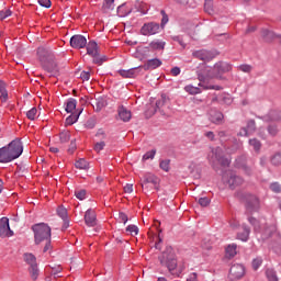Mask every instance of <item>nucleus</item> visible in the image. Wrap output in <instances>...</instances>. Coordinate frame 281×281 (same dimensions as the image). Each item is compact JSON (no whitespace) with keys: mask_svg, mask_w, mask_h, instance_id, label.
I'll return each instance as SVG.
<instances>
[{"mask_svg":"<svg viewBox=\"0 0 281 281\" xmlns=\"http://www.w3.org/2000/svg\"><path fill=\"white\" fill-rule=\"evenodd\" d=\"M249 234H250L249 227L245 226L244 232L237 234V238L239 240H243V243H247L249 240Z\"/></svg>","mask_w":281,"mask_h":281,"instance_id":"nucleus-31","label":"nucleus"},{"mask_svg":"<svg viewBox=\"0 0 281 281\" xmlns=\"http://www.w3.org/2000/svg\"><path fill=\"white\" fill-rule=\"evenodd\" d=\"M159 30V24L150 22L142 26L140 34H143V36H153L154 34H158Z\"/></svg>","mask_w":281,"mask_h":281,"instance_id":"nucleus-8","label":"nucleus"},{"mask_svg":"<svg viewBox=\"0 0 281 281\" xmlns=\"http://www.w3.org/2000/svg\"><path fill=\"white\" fill-rule=\"evenodd\" d=\"M104 146H106V144L103 140L102 142H98L94 145L95 153H100L101 150H104Z\"/></svg>","mask_w":281,"mask_h":281,"instance_id":"nucleus-54","label":"nucleus"},{"mask_svg":"<svg viewBox=\"0 0 281 281\" xmlns=\"http://www.w3.org/2000/svg\"><path fill=\"white\" fill-rule=\"evenodd\" d=\"M126 232L131 235V236H137V234H139V228L135 225H128L126 227Z\"/></svg>","mask_w":281,"mask_h":281,"instance_id":"nucleus-44","label":"nucleus"},{"mask_svg":"<svg viewBox=\"0 0 281 281\" xmlns=\"http://www.w3.org/2000/svg\"><path fill=\"white\" fill-rule=\"evenodd\" d=\"M268 133L270 134V135H277L278 134V127H276L274 125H270L269 127H268Z\"/></svg>","mask_w":281,"mask_h":281,"instance_id":"nucleus-61","label":"nucleus"},{"mask_svg":"<svg viewBox=\"0 0 281 281\" xmlns=\"http://www.w3.org/2000/svg\"><path fill=\"white\" fill-rule=\"evenodd\" d=\"M119 74L122 78H137L138 76L137 67L127 70H119Z\"/></svg>","mask_w":281,"mask_h":281,"instance_id":"nucleus-23","label":"nucleus"},{"mask_svg":"<svg viewBox=\"0 0 281 281\" xmlns=\"http://www.w3.org/2000/svg\"><path fill=\"white\" fill-rule=\"evenodd\" d=\"M119 221H121V223H124V225H126V223H128V215L122 212L119 213Z\"/></svg>","mask_w":281,"mask_h":281,"instance_id":"nucleus-57","label":"nucleus"},{"mask_svg":"<svg viewBox=\"0 0 281 281\" xmlns=\"http://www.w3.org/2000/svg\"><path fill=\"white\" fill-rule=\"evenodd\" d=\"M8 16H12V11H10V9H4L0 11V21L8 19Z\"/></svg>","mask_w":281,"mask_h":281,"instance_id":"nucleus-46","label":"nucleus"},{"mask_svg":"<svg viewBox=\"0 0 281 281\" xmlns=\"http://www.w3.org/2000/svg\"><path fill=\"white\" fill-rule=\"evenodd\" d=\"M192 56L194 58H199V60H204L206 63H210V60L214 58V53L205 49H200V50L193 52Z\"/></svg>","mask_w":281,"mask_h":281,"instance_id":"nucleus-12","label":"nucleus"},{"mask_svg":"<svg viewBox=\"0 0 281 281\" xmlns=\"http://www.w3.org/2000/svg\"><path fill=\"white\" fill-rule=\"evenodd\" d=\"M224 183H227L232 190L237 188V186H243V178L236 176L234 172L228 171L223 176Z\"/></svg>","mask_w":281,"mask_h":281,"instance_id":"nucleus-5","label":"nucleus"},{"mask_svg":"<svg viewBox=\"0 0 281 281\" xmlns=\"http://www.w3.org/2000/svg\"><path fill=\"white\" fill-rule=\"evenodd\" d=\"M78 117H80V112L79 113H72L66 119V126H71L78 122Z\"/></svg>","mask_w":281,"mask_h":281,"instance_id":"nucleus-35","label":"nucleus"},{"mask_svg":"<svg viewBox=\"0 0 281 281\" xmlns=\"http://www.w3.org/2000/svg\"><path fill=\"white\" fill-rule=\"evenodd\" d=\"M119 117H120V120H122V122H131V117H133V115L131 114L130 110H127L124 106H120L119 108Z\"/></svg>","mask_w":281,"mask_h":281,"instance_id":"nucleus-21","label":"nucleus"},{"mask_svg":"<svg viewBox=\"0 0 281 281\" xmlns=\"http://www.w3.org/2000/svg\"><path fill=\"white\" fill-rule=\"evenodd\" d=\"M24 262H26V265L30 267L38 265L36 263V256H34L32 252L24 254Z\"/></svg>","mask_w":281,"mask_h":281,"instance_id":"nucleus-27","label":"nucleus"},{"mask_svg":"<svg viewBox=\"0 0 281 281\" xmlns=\"http://www.w3.org/2000/svg\"><path fill=\"white\" fill-rule=\"evenodd\" d=\"M207 159L212 166H216V164H221V166H229V164H232L231 159L223 158V149L221 147L212 149Z\"/></svg>","mask_w":281,"mask_h":281,"instance_id":"nucleus-4","label":"nucleus"},{"mask_svg":"<svg viewBox=\"0 0 281 281\" xmlns=\"http://www.w3.org/2000/svg\"><path fill=\"white\" fill-rule=\"evenodd\" d=\"M76 99H68L65 108L66 113H74V111H76Z\"/></svg>","mask_w":281,"mask_h":281,"instance_id":"nucleus-29","label":"nucleus"},{"mask_svg":"<svg viewBox=\"0 0 281 281\" xmlns=\"http://www.w3.org/2000/svg\"><path fill=\"white\" fill-rule=\"evenodd\" d=\"M80 78H81V80H83V82L85 81H89L90 78H91V72H89V71H81Z\"/></svg>","mask_w":281,"mask_h":281,"instance_id":"nucleus-56","label":"nucleus"},{"mask_svg":"<svg viewBox=\"0 0 281 281\" xmlns=\"http://www.w3.org/2000/svg\"><path fill=\"white\" fill-rule=\"evenodd\" d=\"M159 167L165 172H170V159L160 160Z\"/></svg>","mask_w":281,"mask_h":281,"instance_id":"nucleus-39","label":"nucleus"},{"mask_svg":"<svg viewBox=\"0 0 281 281\" xmlns=\"http://www.w3.org/2000/svg\"><path fill=\"white\" fill-rule=\"evenodd\" d=\"M131 12H135V9L133 8V3L131 2H125L117 8V14L121 18L128 16Z\"/></svg>","mask_w":281,"mask_h":281,"instance_id":"nucleus-15","label":"nucleus"},{"mask_svg":"<svg viewBox=\"0 0 281 281\" xmlns=\"http://www.w3.org/2000/svg\"><path fill=\"white\" fill-rule=\"evenodd\" d=\"M70 47L74 49H85L87 47V37L85 35H74L70 38Z\"/></svg>","mask_w":281,"mask_h":281,"instance_id":"nucleus-9","label":"nucleus"},{"mask_svg":"<svg viewBox=\"0 0 281 281\" xmlns=\"http://www.w3.org/2000/svg\"><path fill=\"white\" fill-rule=\"evenodd\" d=\"M237 246L236 244H231L226 247V258H234L236 256L237 251Z\"/></svg>","mask_w":281,"mask_h":281,"instance_id":"nucleus-32","label":"nucleus"},{"mask_svg":"<svg viewBox=\"0 0 281 281\" xmlns=\"http://www.w3.org/2000/svg\"><path fill=\"white\" fill-rule=\"evenodd\" d=\"M250 225H254L255 229H258V220L254 218V217H249L248 218Z\"/></svg>","mask_w":281,"mask_h":281,"instance_id":"nucleus-62","label":"nucleus"},{"mask_svg":"<svg viewBox=\"0 0 281 281\" xmlns=\"http://www.w3.org/2000/svg\"><path fill=\"white\" fill-rule=\"evenodd\" d=\"M148 183H150L156 190H159V178H157V176H147L144 180L143 188H148Z\"/></svg>","mask_w":281,"mask_h":281,"instance_id":"nucleus-19","label":"nucleus"},{"mask_svg":"<svg viewBox=\"0 0 281 281\" xmlns=\"http://www.w3.org/2000/svg\"><path fill=\"white\" fill-rule=\"evenodd\" d=\"M270 190H272V192H280L281 188L280 184L278 182H274L270 186Z\"/></svg>","mask_w":281,"mask_h":281,"instance_id":"nucleus-60","label":"nucleus"},{"mask_svg":"<svg viewBox=\"0 0 281 281\" xmlns=\"http://www.w3.org/2000/svg\"><path fill=\"white\" fill-rule=\"evenodd\" d=\"M238 69H239V71H243L244 74H250L252 67H251V65L244 64V65L238 66Z\"/></svg>","mask_w":281,"mask_h":281,"instance_id":"nucleus-50","label":"nucleus"},{"mask_svg":"<svg viewBox=\"0 0 281 281\" xmlns=\"http://www.w3.org/2000/svg\"><path fill=\"white\" fill-rule=\"evenodd\" d=\"M34 232L35 244L45 243L44 254L52 249V227L45 223L35 224L32 227Z\"/></svg>","mask_w":281,"mask_h":281,"instance_id":"nucleus-2","label":"nucleus"},{"mask_svg":"<svg viewBox=\"0 0 281 281\" xmlns=\"http://www.w3.org/2000/svg\"><path fill=\"white\" fill-rule=\"evenodd\" d=\"M249 146H251L256 153H259L260 148H262V144L257 138L249 139Z\"/></svg>","mask_w":281,"mask_h":281,"instance_id":"nucleus-37","label":"nucleus"},{"mask_svg":"<svg viewBox=\"0 0 281 281\" xmlns=\"http://www.w3.org/2000/svg\"><path fill=\"white\" fill-rule=\"evenodd\" d=\"M57 214L60 216V218H63V221H65V218H67V209L59 206L57 209Z\"/></svg>","mask_w":281,"mask_h":281,"instance_id":"nucleus-49","label":"nucleus"},{"mask_svg":"<svg viewBox=\"0 0 281 281\" xmlns=\"http://www.w3.org/2000/svg\"><path fill=\"white\" fill-rule=\"evenodd\" d=\"M245 276V266L240 263H234L229 269L231 280H240Z\"/></svg>","mask_w":281,"mask_h":281,"instance_id":"nucleus-7","label":"nucleus"},{"mask_svg":"<svg viewBox=\"0 0 281 281\" xmlns=\"http://www.w3.org/2000/svg\"><path fill=\"white\" fill-rule=\"evenodd\" d=\"M262 36H263V38H266V41H271V38H273V32H271L269 30H263Z\"/></svg>","mask_w":281,"mask_h":281,"instance_id":"nucleus-53","label":"nucleus"},{"mask_svg":"<svg viewBox=\"0 0 281 281\" xmlns=\"http://www.w3.org/2000/svg\"><path fill=\"white\" fill-rule=\"evenodd\" d=\"M256 131V122L248 121L247 126L239 131L240 137H249Z\"/></svg>","mask_w":281,"mask_h":281,"instance_id":"nucleus-18","label":"nucleus"},{"mask_svg":"<svg viewBox=\"0 0 281 281\" xmlns=\"http://www.w3.org/2000/svg\"><path fill=\"white\" fill-rule=\"evenodd\" d=\"M260 207V201L256 195H248L246 199V210L247 212H256Z\"/></svg>","mask_w":281,"mask_h":281,"instance_id":"nucleus-13","label":"nucleus"},{"mask_svg":"<svg viewBox=\"0 0 281 281\" xmlns=\"http://www.w3.org/2000/svg\"><path fill=\"white\" fill-rule=\"evenodd\" d=\"M209 120L213 124H223L224 116L218 110L211 109L209 111Z\"/></svg>","mask_w":281,"mask_h":281,"instance_id":"nucleus-16","label":"nucleus"},{"mask_svg":"<svg viewBox=\"0 0 281 281\" xmlns=\"http://www.w3.org/2000/svg\"><path fill=\"white\" fill-rule=\"evenodd\" d=\"M0 100L1 102H8V90L5 89L3 81H0Z\"/></svg>","mask_w":281,"mask_h":281,"instance_id":"nucleus-34","label":"nucleus"},{"mask_svg":"<svg viewBox=\"0 0 281 281\" xmlns=\"http://www.w3.org/2000/svg\"><path fill=\"white\" fill-rule=\"evenodd\" d=\"M204 10L207 14H214V4L212 3V0H205Z\"/></svg>","mask_w":281,"mask_h":281,"instance_id":"nucleus-40","label":"nucleus"},{"mask_svg":"<svg viewBox=\"0 0 281 281\" xmlns=\"http://www.w3.org/2000/svg\"><path fill=\"white\" fill-rule=\"evenodd\" d=\"M75 195L77 196V199H79V201H85V199H87V191L78 190L75 192Z\"/></svg>","mask_w":281,"mask_h":281,"instance_id":"nucleus-48","label":"nucleus"},{"mask_svg":"<svg viewBox=\"0 0 281 281\" xmlns=\"http://www.w3.org/2000/svg\"><path fill=\"white\" fill-rule=\"evenodd\" d=\"M158 67H161V59L159 58L149 59L144 65V69H157Z\"/></svg>","mask_w":281,"mask_h":281,"instance_id":"nucleus-25","label":"nucleus"},{"mask_svg":"<svg viewBox=\"0 0 281 281\" xmlns=\"http://www.w3.org/2000/svg\"><path fill=\"white\" fill-rule=\"evenodd\" d=\"M85 223L88 227H95L98 225V216L94 210L89 209L86 211Z\"/></svg>","mask_w":281,"mask_h":281,"instance_id":"nucleus-11","label":"nucleus"},{"mask_svg":"<svg viewBox=\"0 0 281 281\" xmlns=\"http://www.w3.org/2000/svg\"><path fill=\"white\" fill-rule=\"evenodd\" d=\"M199 204L202 207H207V205H210V198H200L199 199Z\"/></svg>","mask_w":281,"mask_h":281,"instance_id":"nucleus-55","label":"nucleus"},{"mask_svg":"<svg viewBox=\"0 0 281 281\" xmlns=\"http://www.w3.org/2000/svg\"><path fill=\"white\" fill-rule=\"evenodd\" d=\"M44 69L46 71H48V74L53 77H56L58 75V66H56V64H54V61H48L46 64L43 65Z\"/></svg>","mask_w":281,"mask_h":281,"instance_id":"nucleus-22","label":"nucleus"},{"mask_svg":"<svg viewBox=\"0 0 281 281\" xmlns=\"http://www.w3.org/2000/svg\"><path fill=\"white\" fill-rule=\"evenodd\" d=\"M213 69L215 71V74H217V75L227 74V71H232V65H229L225 61H220L214 65Z\"/></svg>","mask_w":281,"mask_h":281,"instance_id":"nucleus-17","label":"nucleus"},{"mask_svg":"<svg viewBox=\"0 0 281 281\" xmlns=\"http://www.w3.org/2000/svg\"><path fill=\"white\" fill-rule=\"evenodd\" d=\"M115 8V0H103V10L104 12H109L114 10Z\"/></svg>","mask_w":281,"mask_h":281,"instance_id":"nucleus-36","label":"nucleus"},{"mask_svg":"<svg viewBox=\"0 0 281 281\" xmlns=\"http://www.w3.org/2000/svg\"><path fill=\"white\" fill-rule=\"evenodd\" d=\"M0 236H14V232L10 229V220L8 217L0 218Z\"/></svg>","mask_w":281,"mask_h":281,"instance_id":"nucleus-10","label":"nucleus"},{"mask_svg":"<svg viewBox=\"0 0 281 281\" xmlns=\"http://www.w3.org/2000/svg\"><path fill=\"white\" fill-rule=\"evenodd\" d=\"M198 79L200 80L199 82V87L201 89H203L204 91H207L210 89H213L215 91H221V89H223L221 86H214V85H207L205 83V79L203 78V76L199 75Z\"/></svg>","mask_w":281,"mask_h":281,"instance_id":"nucleus-20","label":"nucleus"},{"mask_svg":"<svg viewBox=\"0 0 281 281\" xmlns=\"http://www.w3.org/2000/svg\"><path fill=\"white\" fill-rule=\"evenodd\" d=\"M261 265H262V258L257 257L256 259L252 260V268L255 271H258Z\"/></svg>","mask_w":281,"mask_h":281,"instance_id":"nucleus-47","label":"nucleus"},{"mask_svg":"<svg viewBox=\"0 0 281 281\" xmlns=\"http://www.w3.org/2000/svg\"><path fill=\"white\" fill-rule=\"evenodd\" d=\"M156 155H157V149H151L143 156L142 161H148V159H155Z\"/></svg>","mask_w":281,"mask_h":281,"instance_id":"nucleus-41","label":"nucleus"},{"mask_svg":"<svg viewBox=\"0 0 281 281\" xmlns=\"http://www.w3.org/2000/svg\"><path fill=\"white\" fill-rule=\"evenodd\" d=\"M42 8H52V0H37Z\"/></svg>","mask_w":281,"mask_h":281,"instance_id":"nucleus-58","label":"nucleus"},{"mask_svg":"<svg viewBox=\"0 0 281 281\" xmlns=\"http://www.w3.org/2000/svg\"><path fill=\"white\" fill-rule=\"evenodd\" d=\"M87 54L92 56L93 63H95V65H102V58H100V54L98 53V43L93 41L89 42L87 44Z\"/></svg>","mask_w":281,"mask_h":281,"instance_id":"nucleus-6","label":"nucleus"},{"mask_svg":"<svg viewBox=\"0 0 281 281\" xmlns=\"http://www.w3.org/2000/svg\"><path fill=\"white\" fill-rule=\"evenodd\" d=\"M159 262L161 267L168 268V271H175V269H177V255L171 246H167L161 252Z\"/></svg>","mask_w":281,"mask_h":281,"instance_id":"nucleus-3","label":"nucleus"},{"mask_svg":"<svg viewBox=\"0 0 281 281\" xmlns=\"http://www.w3.org/2000/svg\"><path fill=\"white\" fill-rule=\"evenodd\" d=\"M124 192H126V194H131L133 192V184H126L124 187Z\"/></svg>","mask_w":281,"mask_h":281,"instance_id":"nucleus-63","label":"nucleus"},{"mask_svg":"<svg viewBox=\"0 0 281 281\" xmlns=\"http://www.w3.org/2000/svg\"><path fill=\"white\" fill-rule=\"evenodd\" d=\"M36 115H38V110L36 108H32L26 112L27 120L34 121L36 120Z\"/></svg>","mask_w":281,"mask_h":281,"instance_id":"nucleus-42","label":"nucleus"},{"mask_svg":"<svg viewBox=\"0 0 281 281\" xmlns=\"http://www.w3.org/2000/svg\"><path fill=\"white\" fill-rule=\"evenodd\" d=\"M172 41H176V43H179L183 49H186V43H183V38L181 36H172Z\"/></svg>","mask_w":281,"mask_h":281,"instance_id":"nucleus-59","label":"nucleus"},{"mask_svg":"<svg viewBox=\"0 0 281 281\" xmlns=\"http://www.w3.org/2000/svg\"><path fill=\"white\" fill-rule=\"evenodd\" d=\"M59 139H60L61 144H67V142H69V139H71V134L69 132H61L59 134Z\"/></svg>","mask_w":281,"mask_h":281,"instance_id":"nucleus-43","label":"nucleus"},{"mask_svg":"<svg viewBox=\"0 0 281 281\" xmlns=\"http://www.w3.org/2000/svg\"><path fill=\"white\" fill-rule=\"evenodd\" d=\"M184 91L189 93L190 95H199V93H202L203 90L199 87H194L192 85H188L184 87Z\"/></svg>","mask_w":281,"mask_h":281,"instance_id":"nucleus-26","label":"nucleus"},{"mask_svg":"<svg viewBox=\"0 0 281 281\" xmlns=\"http://www.w3.org/2000/svg\"><path fill=\"white\" fill-rule=\"evenodd\" d=\"M104 106H106V100H104L103 98H98L94 100L93 109H95V111H102Z\"/></svg>","mask_w":281,"mask_h":281,"instance_id":"nucleus-30","label":"nucleus"},{"mask_svg":"<svg viewBox=\"0 0 281 281\" xmlns=\"http://www.w3.org/2000/svg\"><path fill=\"white\" fill-rule=\"evenodd\" d=\"M75 167L79 170H89V162L85 158H81L75 162Z\"/></svg>","mask_w":281,"mask_h":281,"instance_id":"nucleus-33","label":"nucleus"},{"mask_svg":"<svg viewBox=\"0 0 281 281\" xmlns=\"http://www.w3.org/2000/svg\"><path fill=\"white\" fill-rule=\"evenodd\" d=\"M150 7L146 2L137 1L134 8V12H140V14H147Z\"/></svg>","mask_w":281,"mask_h":281,"instance_id":"nucleus-24","label":"nucleus"},{"mask_svg":"<svg viewBox=\"0 0 281 281\" xmlns=\"http://www.w3.org/2000/svg\"><path fill=\"white\" fill-rule=\"evenodd\" d=\"M32 280H38V263L29 268Z\"/></svg>","mask_w":281,"mask_h":281,"instance_id":"nucleus-38","label":"nucleus"},{"mask_svg":"<svg viewBox=\"0 0 281 281\" xmlns=\"http://www.w3.org/2000/svg\"><path fill=\"white\" fill-rule=\"evenodd\" d=\"M149 47H150V49L161 50V49H165L166 42L156 40V41L150 42Z\"/></svg>","mask_w":281,"mask_h":281,"instance_id":"nucleus-28","label":"nucleus"},{"mask_svg":"<svg viewBox=\"0 0 281 281\" xmlns=\"http://www.w3.org/2000/svg\"><path fill=\"white\" fill-rule=\"evenodd\" d=\"M166 102H168V98L166 97V94H162L161 99L156 102V108L161 109V106H164Z\"/></svg>","mask_w":281,"mask_h":281,"instance_id":"nucleus-51","label":"nucleus"},{"mask_svg":"<svg viewBox=\"0 0 281 281\" xmlns=\"http://www.w3.org/2000/svg\"><path fill=\"white\" fill-rule=\"evenodd\" d=\"M23 155V143L21 139L12 140L8 147L0 148V164H10Z\"/></svg>","mask_w":281,"mask_h":281,"instance_id":"nucleus-1","label":"nucleus"},{"mask_svg":"<svg viewBox=\"0 0 281 281\" xmlns=\"http://www.w3.org/2000/svg\"><path fill=\"white\" fill-rule=\"evenodd\" d=\"M271 164L273 166H280L281 164V154H276L272 158H271Z\"/></svg>","mask_w":281,"mask_h":281,"instance_id":"nucleus-52","label":"nucleus"},{"mask_svg":"<svg viewBox=\"0 0 281 281\" xmlns=\"http://www.w3.org/2000/svg\"><path fill=\"white\" fill-rule=\"evenodd\" d=\"M37 56L42 66L47 65V63L52 61V52L47 50L46 48L40 47L37 49Z\"/></svg>","mask_w":281,"mask_h":281,"instance_id":"nucleus-14","label":"nucleus"},{"mask_svg":"<svg viewBox=\"0 0 281 281\" xmlns=\"http://www.w3.org/2000/svg\"><path fill=\"white\" fill-rule=\"evenodd\" d=\"M266 276L269 281H278V276H276V271H273V269H268L266 271Z\"/></svg>","mask_w":281,"mask_h":281,"instance_id":"nucleus-45","label":"nucleus"},{"mask_svg":"<svg viewBox=\"0 0 281 281\" xmlns=\"http://www.w3.org/2000/svg\"><path fill=\"white\" fill-rule=\"evenodd\" d=\"M187 281H199L196 272L191 273Z\"/></svg>","mask_w":281,"mask_h":281,"instance_id":"nucleus-64","label":"nucleus"}]
</instances>
